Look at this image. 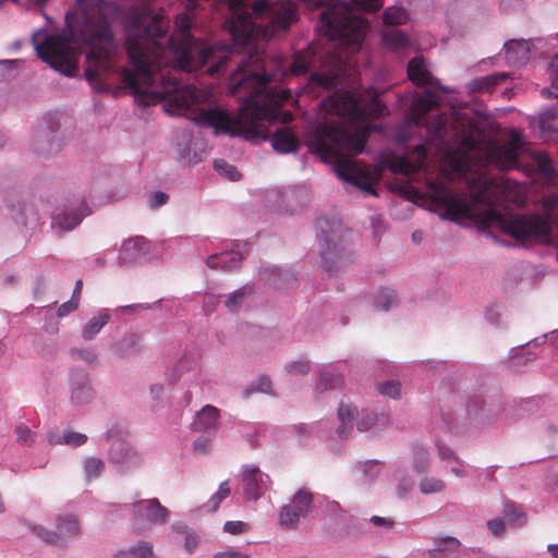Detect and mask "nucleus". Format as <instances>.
I'll return each mask as SVG.
<instances>
[{
  "mask_svg": "<svg viewBox=\"0 0 558 558\" xmlns=\"http://www.w3.org/2000/svg\"><path fill=\"white\" fill-rule=\"evenodd\" d=\"M175 24L180 37H167L169 21L154 14L148 7L132 9L125 19V49L132 69L121 72L124 87L141 96L145 105L166 100V110L182 114L196 101V90L182 87L178 71L195 72L210 63L208 73L214 75L226 68L231 50L217 44L208 46L190 34L189 16H178Z\"/></svg>",
  "mask_w": 558,
  "mask_h": 558,
  "instance_id": "f257e3e1",
  "label": "nucleus"
},
{
  "mask_svg": "<svg viewBox=\"0 0 558 558\" xmlns=\"http://www.w3.org/2000/svg\"><path fill=\"white\" fill-rule=\"evenodd\" d=\"M80 12L73 20L66 17V34L38 31L32 43L38 57L58 72L72 76L83 47H88L85 78L97 84L118 72V46L110 27L109 3L102 0H76Z\"/></svg>",
  "mask_w": 558,
  "mask_h": 558,
  "instance_id": "f03ea898",
  "label": "nucleus"
},
{
  "mask_svg": "<svg viewBox=\"0 0 558 558\" xmlns=\"http://www.w3.org/2000/svg\"><path fill=\"white\" fill-rule=\"evenodd\" d=\"M368 100L352 93L336 94L323 102L326 110L338 116L337 120L316 125L307 136L312 153L324 160H333L337 174L344 181L376 195L369 170L353 159L364 150L367 129L355 125L367 119H378L387 108L374 88L367 90Z\"/></svg>",
  "mask_w": 558,
  "mask_h": 558,
  "instance_id": "7ed1b4c3",
  "label": "nucleus"
},
{
  "mask_svg": "<svg viewBox=\"0 0 558 558\" xmlns=\"http://www.w3.org/2000/svg\"><path fill=\"white\" fill-rule=\"evenodd\" d=\"M272 76L266 73L257 54L243 58L230 77V93L242 95L236 116L231 117L221 108L198 109L192 120L199 126L214 128L216 134L266 137L264 122L281 114V106L291 97L289 89H275L268 85Z\"/></svg>",
  "mask_w": 558,
  "mask_h": 558,
  "instance_id": "20e7f679",
  "label": "nucleus"
},
{
  "mask_svg": "<svg viewBox=\"0 0 558 558\" xmlns=\"http://www.w3.org/2000/svg\"><path fill=\"white\" fill-rule=\"evenodd\" d=\"M482 223L499 226L507 234L519 241L547 239L551 233L553 222L548 217L537 214H520L505 218L501 213L488 208L483 213Z\"/></svg>",
  "mask_w": 558,
  "mask_h": 558,
  "instance_id": "39448f33",
  "label": "nucleus"
},
{
  "mask_svg": "<svg viewBox=\"0 0 558 558\" xmlns=\"http://www.w3.org/2000/svg\"><path fill=\"white\" fill-rule=\"evenodd\" d=\"M339 426L336 433L340 439H344L351 433L355 425L357 430L367 432L378 424H385L388 420L386 416L380 417L368 409H359L350 402H341L338 408Z\"/></svg>",
  "mask_w": 558,
  "mask_h": 558,
  "instance_id": "423d86ee",
  "label": "nucleus"
},
{
  "mask_svg": "<svg viewBox=\"0 0 558 558\" xmlns=\"http://www.w3.org/2000/svg\"><path fill=\"white\" fill-rule=\"evenodd\" d=\"M430 196L434 204L445 210L447 218L453 221L474 218L473 207L468 199L454 194L448 186L432 183Z\"/></svg>",
  "mask_w": 558,
  "mask_h": 558,
  "instance_id": "0eeeda50",
  "label": "nucleus"
},
{
  "mask_svg": "<svg viewBox=\"0 0 558 558\" xmlns=\"http://www.w3.org/2000/svg\"><path fill=\"white\" fill-rule=\"evenodd\" d=\"M70 403L75 408L90 404L96 398L90 375L82 367H72L68 375Z\"/></svg>",
  "mask_w": 558,
  "mask_h": 558,
  "instance_id": "6e6552de",
  "label": "nucleus"
},
{
  "mask_svg": "<svg viewBox=\"0 0 558 558\" xmlns=\"http://www.w3.org/2000/svg\"><path fill=\"white\" fill-rule=\"evenodd\" d=\"M243 496L246 501H257L269 488L271 481L268 474L253 464L243 465L241 471Z\"/></svg>",
  "mask_w": 558,
  "mask_h": 558,
  "instance_id": "1a4fd4ad",
  "label": "nucleus"
},
{
  "mask_svg": "<svg viewBox=\"0 0 558 558\" xmlns=\"http://www.w3.org/2000/svg\"><path fill=\"white\" fill-rule=\"evenodd\" d=\"M131 520L134 524L142 521H148L155 524L167 522L169 511L157 498L142 499L132 504Z\"/></svg>",
  "mask_w": 558,
  "mask_h": 558,
  "instance_id": "9d476101",
  "label": "nucleus"
},
{
  "mask_svg": "<svg viewBox=\"0 0 558 558\" xmlns=\"http://www.w3.org/2000/svg\"><path fill=\"white\" fill-rule=\"evenodd\" d=\"M520 148V137L513 134L508 144L490 147L487 153V159L501 170L513 169L518 166Z\"/></svg>",
  "mask_w": 558,
  "mask_h": 558,
  "instance_id": "9b49d317",
  "label": "nucleus"
},
{
  "mask_svg": "<svg viewBox=\"0 0 558 558\" xmlns=\"http://www.w3.org/2000/svg\"><path fill=\"white\" fill-rule=\"evenodd\" d=\"M159 246H121L118 253L120 266L142 265L158 256Z\"/></svg>",
  "mask_w": 558,
  "mask_h": 558,
  "instance_id": "f8f14e48",
  "label": "nucleus"
},
{
  "mask_svg": "<svg viewBox=\"0 0 558 558\" xmlns=\"http://www.w3.org/2000/svg\"><path fill=\"white\" fill-rule=\"evenodd\" d=\"M323 72H313L311 82L327 89L337 87L340 84V76L343 70V60L338 54L330 57V66L324 64Z\"/></svg>",
  "mask_w": 558,
  "mask_h": 558,
  "instance_id": "ddd939ff",
  "label": "nucleus"
},
{
  "mask_svg": "<svg viewBox=\"0 0 558 558\" xmlns=\"http://www.w3.org/2000/svg\"><path fill=\"white\" fill-rule=\"evenodd\" d=\"M427 149L425 145H417L408 156L395 159L391 169L402 174H412L425 166Z\"/></svg>",
  "mask_w": 558,
  "mask_h": 558,
  "instance_id": "4468645a",
  "label": "nucleus"
},
{
  "mask_svg": "<svg viewBox=\"0 0 558 558\" xmlns=\"http://www.w3.org/2000/svg\"><path fill=\"white\" fill-rule=\"evenodd\" d=\"M112 463L121 470H131L140 468L143 464L142 456L133 448L123 442L114 444L109 452Z\"/></svg>",
  "mask_w": 558,
  "mask_h": 558,
  "instance_id": "2eb2a0df",
  "label": "nucleus"
},
{
  "mask_svg": "<svg viewBox=\"0 0 558 558\" xmlns=\"http://www.w3.org/2000/svg\"><path fill=\"white\" fill-rule=\"evenodd\" d=\"M438 106V99L430 90H425L416 97L411 106V113L409 116V123L413 125H421L425 114Z\"/></svg>",
  "mask_w": 558,
  "mask_h": 558,
  "instance_id": "dca6fc26",
  "label": "nucleus"
},
{
  "mask_svg": "<svg viewBox=\"0 0 558 558\" xmlns=\"http://www.w3.org/2000/svg\"><path fill=\"white\" fill-rule=\"evenodd\" d=\"M219 410L210 404L205 405L195 414L192 423L194 432H203L208 435H215L218 429Z\"/></svg>",
  "mask_w": 558,
  "mask_h": 558,
  "instance_id": "f3484780",
  "label": "nucleus"
},
{
  "mask_svg": "<svg viewBox=\"0 0 558 558\" xmlns=\"http://www.w3.org/2000/svg\"><path fill=\"white\" fill-rule=\"evenodd\" d=\"M11 217L21 230L34 229L38 221L39 215L32 203H22L11 208Z\"/></svg>",
  "mask_w": 558,
  "mask_h": 558,
  "instance_id": "a211bd4d",
  "label": "nucleus"
},
{
  "mask_svg": "<svg viewBox=\"0 0 558 558\" xmlns=\"http://www.w3.org/2000/svg\"><path fill=\"white\" fill-rule=\"evenodd\" d=\"M317 235L325 244H339L347 241L349 230L344 229L339 222H330L327 219L317 220Z\"/></svg>",
  "mask_w": 558,
  "mask_h": 558,
  "instance_id": "6ab92c4d",
  "label": "nucleus"
},
{
  "mask_svg": "<svg viewBox=\"0 0 558 558\" xmlns=\"http://www.w3.org/2000/svg\"><path fill=\"white\" fill-rule=\"evenodd\" d=\"M242 257V253L232 247L211 254L206 264L213 269L232 270L240 265Z\"/></svg>",
  "mask_w": 558,
  "mask_h": 558,
  "instance_id": "aec40b11",
  "label": "nucleus"
},
{
  "mask_svg": "<svg viewBox=\"0 0 558 558\" xmlns=\"http://www.w3.org/2000/svg\"><path fill=\"white\" fill-rule=\"evenodd\" d=\"M270 141L272 148L280 154L294 153L300 146L296 135L288 126L279 128Z\"/></svg>",
  "mask_w": 558,
  "mask_h": 558,
  "instance_id": "412c9836",
  "label": "nucleus"
},
{
  "mask_svg": "<svg viewBox=\"0 0 558 558\" xmlns=\"http://www.w3.org/2000/svg\"><path fill=\"white\" fill-rule=\"evenodd\" d=\"M256 23L248 13L239 14L230 24V32L234 39L246 44L255 33Z\"/></svg>",
  "mask_w": 558,
  "mask_h": 558,
  "instance_id": "4be33fe9",
  "label": "nucleus"
},
{
  "mask_svg": "<svg viewBox=\"0 0 558 558\" xmlns=\"http://www.w3.org/2000/svg\"><path fill=\"white\" fill-rule=\"evenodd\" d=\"M408 76L416 86H435L437 82L433 78L430 72L426 69L424 59L413 58L408 64Z\"/></svg>",
  "mask_w": 558,
  "mask_h": 558,
  "instance_id": "5701e85b",
  "label": "nucleus"
},
{
  "mask_svg": "<svg viewBox=\"0 0 558 558\" xmlns=\"http://www.w3.org/2000/svg\"><path fill=\"white\" fill-rule=\"evenodd\" d=\"M508 78V74L504 72L493 73L486 76L477 77L466 84L470 93H492L496 86L500 85Z\"/></svg>",
  "mask_w": 558,
  "mask_h": 558,
  "instance_id": "b1692460",
  "label": "nucleus"
},
{
  "mask_svg": "<svg viewBox=\"0 0 558 558\" xmlns=\"http://www.w3.org/2000/svg\"><path fill=\"white\" fill-rule=\"evenodd\" d=\"M447 487L446 481L436 475L424 474L420 477L417 483V489L423 496L444 495Z\"/></svg>",
  "mask_w": 558,
  "mask_h": 558,
  "instance_id": "393cba45",
  "label": "nucleus"
},
{
  "mask_svg": "<svg viewBox=\"0 0 558 558\" xmlns=\"http://www.w3.org/2000/svg\"><path fill=\"white\" fill-rule=\"evenodd\" d=\"M141 349V338L135 333L126 335L110 345V350L118 357L136 354Z\"/></svg>",
  "mask_w": 558,
  "mask_h": 558,
  "instance_id": "a878e982",
  "label": "nucleus"
},
{
  "mask_svg": "<svg viewBox=\"0 0 558 558\" xmlns=\"http://www.w3.org/2000/svg\"><path fill=\"white\" fill-rule=\"evenodd\" d=\"M505 52L507 60L511 63L525 62L530 53L529 43L524 39L509 40L505 44Z\"/></svg>",
  "mask_w": 558,
  "mask_h": 558,
  "instance_id": "bb28decb",
  "label": "nucleus"
},
{
  "mask_svg": "<svg viewBox=\"0 0 558 558\" xmlns=\"http://www.w3.org/2000/svg\"><path fill=\"white\" fill-rule=\"evenodd\" d=\"M343 385L342 376L331 366L324 367L319 372V379L316 385L317 392H324L330 389L341 388Z\"/></svg>",
  "mask_w": 558,
  "mask_h": 558,
  "instance_id": "cd10ccee",
  "label": "nucleus"
},
{
  "mask_svg": "<svg viewBox=\"0 0 558 558\" xmlns=\"http://www.w3.org/2000/svg\"><path fill=\"white\" fill-rule=\"evenodd\" d=\"M430 465V454L428 449L421 444L411 446V468L415 473H425Z\"/></svg>",
  "mask_w": 558,
  "mask_h": 558,
  "instance_id": "c85d7f7f",
  "label": "nucleus"
},
{
  "mask_svg": "<svg viewBox=\"0 0 558 558\" xmlns=\"http://www.w3.org/2000/svg\"><path fill=\"white\" fill-rule=\"evenodd\" d=\"M110 315L106 310L99 312L97 316L92 317L83 327L82 337L90 341L108 324Z\"/></svg>",
  "mask_w": 558,
  "mask_h": 558,
  "instance_id": "c756f323",
  "label": "nucleus"
},
{
  "mask_svg": "<svg viewBox=\"0 0 558 558\" xmlns=\"http://www.w3.org/2000/svg\"><path fill=\"white\" fill-rule=\"evenodd\" d=\"M533 162L536 171L548 181L555 180L558 177V171L553 165L551 159L545 153H535L533 155Z\"/></svg>",
  "mask_w": 558,
  "mask_h": 558,
  "instance_id": "7c9ffc66",
  "label": "nucleus"
},
{
  "mask_svg": "<svg viewBox=\"0 0 558 558\" xmlns=\"http://www.w3.org/2000/svg\"><path fill=\"white\" fill-rule=\"evenodd\" d=\"M48 441L57 445H69L71 447L83 446L87 441V436L82 433L65 430L62 436L49 433Z\"/></svg>",
  "mask_w": 558,
  "mask_h": 558,
  "instance_id": "2f4dec72",
  "label": "nucleus"
},
{
  "mask_svg": "<svg viewBox=\"0 0 558 558\" xmlns=\"http://www.w3.org/2000/svg\"><path fill=\"white\" fill-rule=\"evenodd\" d=\"M290 505L304 517L313 506V494L306 488H301L293 495Z\"/></svg>",
  "mask_w": 558,
  "mask_h": 558,
  "instance_id": "473e14b6",
  "label": "nucleus"
},
{
  "mask_svg": "<svg viewBox=\"0 0 558 558\" xmlns=\"http://www.w3.org/2000/svg\"><path fill=\"white\" fill-rule=\"evenodd\" d=\"M114 558H156L153 553V547L146 542H141L136 546L130 547L126 550H120L114 555Z\"/></svg>",
  "mask_w": 558,
  "mask_h": 558,
  "instance_id": "72a5a7b5",
  "label": "nucleus"
},
{
  "mask_svg": "<svg viewBox=\"0 0 558 558\" xmlns=\"http://www.w3.org/2000/svg\"><path fill=\"white\" fill-rule=\"evenodd\" d=\"M251 292L252 288L248 286H244L228 294L225 300L226 308L231 313L238 312L241 308L246 295L250 294Z\"/></svg>",
  "mask_w": 558,
  "mask_h": 558,
  "instance_id": "f704fd0d",
  "label": "nucleus"
},
{
  "mask_svg": "<svg viewBox=\"0 0 558 558\" xmlns=\"http://www.w3.org/2000/svg\"><path fill=\"white\" fill-rule=\"evenodd\" d=\"M301 517L292 505L289 504L279 509L278 522L281 527L290 530L298 525Z\"/></svg>",
  "mask_w": 558,
  "mask_h": 558,
  "instance_id": "c9c22d12",
  "label": "nucleus"
},
{
  "mask_svg": "<svg viewBox=\"0 0 558 558\" xmlns=\"http://www.w3.org/2000/svg\"><path fill=\"white\" fill-rule=\"evenodd\" d=\"M70 356L74 361H82L90 367H96L99 364V357L93 348H72Z\"/></svg>",
  "mask_w": 558,
  "mask_h": 558,
  "instance_id": "e433bc0d",
  "label": "nucleus"
},
{
  "mask_svg": "<svg viewBox=\"0 0 558 558\" xmlns=\"http://www.w3.org/2000/svg\"><path fill=\"white\" fill-rule=\"evenodd\" d=\"M57 529L60 535L71 537L78 533V523L71 514L60 515L57 520Z\"/></svg>",
  "mask_w": 558,
  "mask_h": 558,
  "instance_id": "4c0bfd02",
  "label": "nucleus"
},
{
  "mask_svg": "<svg viewBox=\"0 0 558 558\" xmlns=\"http://www.w3.org/2000/svg\"><path fill=\"white\" fill-rule=\"evenodd\" d=\"M83 469L86 481L90 482L101 475L105 464L99 458L88 457L83 461Z\"/></svg>",
  "mask_w": 558,
  "mask_h": 558,
  "instance_id": "58836bf2",
  "label": "nucleus"
},
{
  "mask_svg": "<svg viewBox=\"0 0 558 558\" xmlns=\"http://www.w3.org/2000/svg\"><path fill=\"white\" fill-rule=\"evenodd\" d=\"M312 62V53L310 51H301L298 52L293 62L290 66V72L293 75H303L306 74Z\"/></svg>",
  "mask_w": 558,
  "mask_h": 558,
  "instance_id": "ea45409f",
  "label": "nucleus"
},
{
  "mask_svg": "<svg viewBox=\"0 0 558 558\" xmlns=\"http://www.w3.org/2000/svg\"><path fill=\"white\" fill-rule=\"evenodd\" d=\"M344 246H324L320 256L324 264V267L328 271H332L338 265V259L340 258L341 252Z\"/></svg>",
  "mask_w": 558,
  "mask_h": 558,
  "instance_id": "a19ab883",
  "label": "nucleus"
},
{
  "mask_svg": "<svg viewBox=\"0 0 558 558\" xmlns=\"http://www.w3.org/2000/svg\"><path fill=\"white\" fill-rule=\"evenodd\" d=\"M408 20V13L399 7H389L383 13V21L387 25H402Z\"/></svg>",
  "mask_w": 558,
  "mask_h": 558,
  "instance_id": "79ce46f5",
  "label": "nucleus"
},
{
  "mask_svg": "<svg viewBox=\"0 0 558 558\" xmlns=\"http://www.w3.org/2000/svg\"><path fill=\"white\" fill-rule=\"evenodd\" d=\"M397 304L396 294L389 289L378 291L374 299V305L377 310L387 312Z\"/></svg>",
  "mask_w": 558,
  "mask_h": 558,
  "instance_id": "37998d69",
  "label": "nucleus"
},
{
  "mask_svg": "<svg viewBox=\"0 0 558 558\" xmlns=\"http://www.w3.org/2000/svg\"><path fill=\"white\" fill-rule=\"evenodd\" d=\"M82 220V217L76 213H62L53 218V225L61 230L70 231L74 229Z\"/></svg>",
  "mask_w": 558,
  "mask_h": 558,
  "instance_id": "c03bdc74",
  "label": "nucleus"
},
{
  "mask_svg": "<svg viewBox=\"0 0 558 558\" xmlns=\"http://www.w3.org/2000/svg\"><path fill=\"white\" fill-rule=\"evenodd\" d=\"M230 495V486L229 482L225 481L220 483L218 490L211 495L208 500V504L204 507L207 508L208 511H216L219 505Z\"/></svg>",
  "mask_w": 558,
  "mask_h": 558,
  "instance_id": "a18cd8bd",
  "label": "nucleus"
},
{
  "mask_svg": "<svg viewBox=\"0 0 558 558\" xmlns=\"http://www.w3.org/2000/svg\"><path fill=\"white\" fill-rule=\"evenodd\" d=\"M396 481L395 495L399 499L408 498L414 486L413 480L409 476H398Z\"/></svg>",
  "mask_w": 558,
  "mask_h": 558,
  "instance_id": "49530a36",
  "label": "nucleus"
},
{
  "mask_svg": "<svg viewBox=\"0 0 558 558\" xmlns=\"http://www.w3.org/2000/svg\"><path fill=\"white\" fill-rule=\"evenodd\" d=\"M215 170L225 175L226 178L230 179L231 181H236L240 179L241 174L236 170V168L230 163H228L223 159H216L214 162Z\"/></svg>",
  "mask_w": 558,
  "mask_h": 558,
  "instance_id": "de8ad7c7",
  "label": "nucleus"
},
{
  "mask_svg": "<svg viewBox=\"0 0 558 558\" xmlns=\"http://www.w3.org/2000/svg\"><path fill=\"white\" fill-rule=\"evenodd\" d=\"M449 473L458 478H465L469 476V465L458 456L446 464Z\"/></svg>",
  "mask_w": 558,
  "mask_h": 558,
  "instance_id": "09e8293b",
  "label": "nucleus"
},
{
  "mask_svg": "<svg viewBox=\"0 0 558 558\" xmlns=\"http://www.w3.org/2000/svg\"><path fill=\"white\" fill-rule=\"evenodd\" d=\"M16 440L24 446H32L36 441V433L26 424H19L15 427Z\"/></svg>",
  "mask_w": 558,
  "mask_h": 558,
  "instance_id": "8fccbe9b",
  "label": "nucleus"
},
{
  "mask_svg": "<svg viewBox=\"0 0 558 558\" xmlns=\"http://www.w3.org/2000/svg\"><path fill=\"white\" fill-rule=\"evenodd\" d=\"M310 361L305 357L286 364V371L293 376L305 375L310 372Z\"/></svg>",
  "mask_w": 558,
  "mask_h": 558,
  "instance_id": "3c124183",
  "label": "nucleus"
},
{
  "mask_svg": "<svg viewBox=\"0 0 558 558\" xmlns=\"http://www.w3.org/2000/svg\"><path fill=\"white\" fill-rule=\"evenodd\" d=\"M506 519L513 525H521L524 522V512L517 508L513 504H507L504 509Z\"/></svg>",
  "mask_w": 558,
  "mask_h": 558,
  "instance_id": "603ef678",
  "label": "nucleus"
},
{
  "mask_svg": "<svg viewBox=\"0 0 558 558\" xmlns=\"http://www.w3.org/2000/svg\"><path fill=\"white\" fill-rule=\"evenodd\" d=\"M31 529L36 536L40 537L46 543L56 545L60 539L59 534L49 531L41 525H32Z\"/></svg>",
  "mask_w": 558,
  "mask_h": 558,
  "instance_id": "864d4df0",
  "label": "nucleus"
},
{
  "mask_svg": "<svg viewBox=\"0 0 558 558\" xmlns=\"http://www.w3.org/2000/svg\"><path fill=\"white\" fill-rule=\"evenodd\" d=\"M384 40L393 47H403L408 44V37L398 29L385 33Z\"/></svg>",
  "mask_w": 558,
  "mask_h": 558,
  "instance_id": "5fc2aeb1",
  "label": "nucleus"
},
{
  "mask_svg": "<svg viewBox=\"0 0 558 558\" xmlns=\"http://www.w3.org/2000/svg\"><path fill=\"white\" fill-rule=\"evenodd\" d=\"M447 118L438 116L433 122L428 123L427 129L434 137L441 138L447 128Z\"/></svg>",
  "mask_w": 558,
  "mask_h": 558,
  "instance_id": "6e6d98bb",
  "label": "nucleus"
},
{
  "mask_svg": "<svg viewBox=\"0 0 558 558\" xmlns=\"http://www.w3.org/2000/svg\"><path fill=\"white\" fill-rule=\"evenodd\" d=\"M460 547V542L454 537H444L437 541V546L434 549V553H440L445 550L457 551Z\"/></svg>",
  "mask_w": 558,
  "mask_h": 558,
  "instance_id": "4d7b16f0",
  "label": "nucleus"
},
{
  "mask_svg": "<svg viewBox=\"0 0 558 558\" xmlns=\"http://www.w3.org/2000/svg\"><path fill=\"white\" fill-rule=\"evenodd\" d=\"M378 391L393 399H398L400 397V384L397 381H386L378 386Z\"/></svg>",
  "mask_w": 558,
  "mask_h": 558,
  "instance_id": "13d9d810",
  "label": "nucleus"
},
{
  "mask_svg": "<svg viewBox=\"0 0 558 558\" xmlns=\"http://www.w3.org/2000/svg\"><path fill=\"white\" fill-rule=\"evenodd\" d=\"M352 5L366 12H375L383 7L381 0H352Z\"/></svg>",
  "mask_w": 558,
  "mask_h": 558,
  "instance_id": "bf43d9fd",
  "label": "nucleus"
},
{
  "mask_svg": "<svg viewBox=\"0 0 558 558\" xmlns=\"http://www.w3.org/2000/svg\"><path fill=\"white\" fill-rule=\"evenodd\" d=\"M253 14L256 15V17L262 15H274V8L271 3L268 0H258L256 1L252 7Z\"/></svg>",
  "mask_w": 558,
  "mask_h": 558,
  "instance_id": "052dcab7",
  "label": "nucleus"
},
{
  "mask_svg": "<svg viewBox=\"0 0 558 558\" xmlns=\"http://www.w3.org/2000/svg\"><path fill=\"white\" fill-rule=\"evenodd\" d=\"M436 450L438 458L447 463L457 457V453L449 446L439 441L436 442Z\"/></svg>",
  "mask_w": 558,
  "mask_h": 558,
  "instance_id": "680f3d73",
  "label": "nucleus"
},
{
  "mask_svg": "<svg viewBox=\"0 0 558 558\" xmlns=\"http://www.w3.org/2000/svg\"><path fill=\"white\" fill-rule=\"evenodd\" d=\"M193 448L201 454H207L211 449V440L207 436H199L194 440Z\"/></svg>",
  "mask_w": 558,
  "mask_h": 558,
  "instance_id": "e2e57ef3",
  "label": "nucleus"
},
{
  "mask_svg": "<svg viewBox=\"0 0 558 558\" xmlns=\"http://www.w3.org/2000/svg\"><path fill=\"white\" fill-rule=\"evenodd\" d=\"M80 303H77L75 300L70 299L69 301L62 303L58 310H57V316L59 318H63L71 314L72 312L76 311L78 308Z\"/></svg>",
  "mask_w": 558,
  "mask_h": 558,
  "instance_id": "0e129e2a",
  "label": "nucleus"
},
{
  "mask_svg": "<svg viewBox=\"0 0 558 558\" xmlns=\"http://www.w3.org/2000/svg\"><path fill=\"white\" fill-rule=\"evenodd\" d=\"M247 530V525L242 521H227L223 525V531L229 534H241Z\"/></svg>",
  "mask_w": 558,
  "mask_h": 558,
  "instance_id": "69168bd1",
  "label": "nucleus"
},
{
  "mask_svg": "<svg viewBox=\"0 0 558 558\" xmlns=\"http://www.w3.org/2000/svg\"><path fill=\"white\" fill-rule=\"evenodd\" d=\"M199 538L195 532L187 531L185 534L184 548L192 554L198 546Z\"/></svg>",
  "mask_w": 558,
  "mask_h": 558,
  "instance_id": "338daca9",
  "label": "nucleus"
},
{
  "mask_svg": "<svg viewBox=\"0 0 558 558\" xmlns=\"http://www.w3.org/2000/svg\"><path fill=\"white\" fill-rule=\"evenodd\" d=\"M213 558H250L247 554L234 550V549H227L223 551H218L214 554Z\"/></svg>",
  "mask_w": 558,
  "mask_h": 558,
  "instance_id": "774afa93",
  "label": "nucleus"
}]
</instances>
